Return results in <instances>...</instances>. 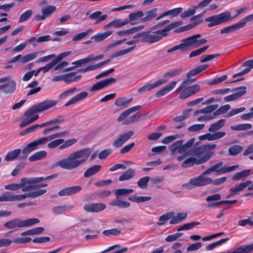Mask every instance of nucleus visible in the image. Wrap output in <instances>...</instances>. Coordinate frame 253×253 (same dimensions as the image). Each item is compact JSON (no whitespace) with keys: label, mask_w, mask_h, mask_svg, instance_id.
<instances>
[{"label":"nucleus","mask_w":253,"mask_h":253,"mask_svg":"<svg viewBox=\"0 0 253 253\" xmlns=\"http://www.w3.org/2000/svg\"><path fill=\"white\" fill-rule=\"evenodd\" d=\"M216 147L215 144H209L195 148L193 153L196 157H190L185 159L181 164L183 168L191 167L194 165H200L209 161L215 155V152L212 151Z\"/></svg>","instance_id":"1"},{"label":"nucleus","mask_w":253,"mask_h":253,"mask_svg":"<svg viewBox=\"0 0 253 253\" xmlns=\"http://www.w3.org/2000/svg\"><path fill=\"white\" fill-rule=\"evenodd\" d=\"M91 153L90 148H85L77 151L70 154L67 158L59 161L57 164L65 169H74L84 163Z\"/></svg>","instance_id":"2"},{"label":"nucleus","mask_w":253,"mask_h":253,"mask_svg":"<svg viewBox=\"0 0 253 253\" xmlns=\"http://www.w3.org/2000/svg\"><path fill=\"white\" fill-rule=\"evenodd\" d=\"M57 104L56 101L52 99L45 100L36 105H34L25 111L24 116L26 117L20 124V127H24L32 123L30 117L33 115L45 111L55 106Z\"/></svg>","instance_id":"3"},{"label":"nucleus","mask_w":253,"mask_h":253,"mask_svg":"<svg viewBox=\"0 0 253 253\" xmlns=\"http://www.w3.org/2000/svg\"><path fill=\"white\" fill-rule=\"evenodd\" d=\"M234 18L232 17L230 12L226 11L218 14L212 15L205 18L206 22H209L208 26L209 28L226 23Z\"/></svg>","instance_id":"4"},{"label":"nucleus","mask_w":253,"mask_h":253,"mask_svg":"<svg viewBox=\"0 0 253 253\" xmlns=\"http://www.w3.org/2000/svg\"><path fill=\"white\" fill-rule=\"evenodd\" d=\"M195 140L194 138H192L186 143L183 144V140H178L170 145L169 149L172 155L182 154L192 147L195 143Z\"/></svg>","instance_id":"5"},{"label":"nucleus","mask_w":253,"mask_h":253,"mask_svg":"<svg viewBox=\"0 0 253 253\" xmlns=\"http://www.w3.org/2000/svg\"><path fill=\"white\" fill-rule=\"evenodd\" d=\"M223 164V163L222 162H220L214 164L206 169L204 172V174H207V175H208L212 172H216L217 174L226 173L227 172L234 171L239 168L238 165H234L230 167H223L220 169Z\"/></svg>","instance_id":"6"},{"label":"nucleus","mask_w":253,"mask_h":253,"mask_svg":"<svg viewBox=\"0 0 253 253\" xmlns=\"http://www.w3.org/2000/svg\"><path fill=\"white\" fill-rule=\"evenodd\" d=\"M208 66V64H204L190 70L186 75L187 79L182 82L181 85L177 89V90L180 89L184 86L188 85L194 82L195 79H191V78L199 75L201 72L206 70Z\"/></svg>","instance_id":"7"},{"label":"nucleus","mask_w":253,"mask_h":253,"mask_svg":"<svg viewBox=\"0 0 253 253\" xmlns=\"http://www.w3.org/2000/svg\"><path fill=\"white\" fill-rule=\"evenodd\" d=\"M206 175H207V174H204L203 172L199 176L190 179L189 182L185 184L184 185L187 187H188L190 185L196 187H201L211 184L212 179L210 177H205Z\"/></svg>","instance_id":"8"},{"label":"nucleus","mask_w":253,"mask_h":253,"mask_svg":"<svg viewBox=\"0 0 253 253\" xmlns=\"http://www.w3.org/2000/svg\"><path fill=\"white\" fill-rule=\"evenodd\" d=\"M45 138H40L29 143L23 150L22 155L20 156L21 159H26L29 154L32 151L39 148V145L44 144Z\"/></svg>","instance_id":"9"},{"label":"nucleus","mask_w":253,"mask_h":253,"mask_svg":"<svg viewBox=\"0 0 253 253\" xmlns=\"http://www.w3.org/2000/svg\"><path fill=\"white\" fill-rule=\"evenodd\" d=\"M46 191L45 189H41L29 193H25L23 194H13L12 202L21 201L27 198H37L45 194Z\"/></svg>","instance_id":"10"},{"label":"nucleus","mask_w":253,"mask_h":253,"mask_svg":"<svg viewBox=\"0 0 253 253\" xmlns=\"http://www.w3.org/2000/svg\"><path fill=\"white\" fill-rule=\"evenodd\" d=\"M29 184H33L32 177L22 178L21 179L20 183H12L5 185L4 188L6 190L12 191L17 190L22 188V191H23V189L25 187H26L27 185H28Z\"/></svg>","instance_id":"11"},{"label":"nucleus","mask_w":253,"mask_h":253,"mask_svg":"<svg viewBox=\"0 0 253 253\" xmlns=\"http://www.w3.org/2000/svg\"><path fill=\"white\" fill-rule=\"evenodd\" d=\"M201 86L199 84H193L185 87L180 94L179 97L181 99H185L199 92Z\"/></svg>","instance_id":"12"},{"label":"nucleus","mask_w":253,"mask_h":253,"mask_svg":"<svg viewBox=\"0 0 253 253\" xmlns=\"http://www.w3.org/2000/svg\"><path fill=\"white\" fill-rule=\"evenodd\" d=\"M134 134V132L132 130H130L120 135L112 143V145L115 148L122 147L125 142L130 139Z\"/></svg>","instance_id":"13"},{"label":"nucleus","mask_w":253,"mask_h":253,"mask_svg":"<svg viewBox=\"0 0 253 253\" xmlns=\"http://www.w3.org/2000/svg\"><path fill=\"white\" fill-rule=\"evenodd\" d=\"M246 87L245 86H239L235 88L231 91H236L235 93L226 96L224 98V100L226 102L234 101L240 98L246 93Z\"/></svg>","instance_id":"14"},{"label":"nucleus","mask_w":253,"mask_h":253,"mask_svg":"<svg viewBox=\"0 0 253 253\" xmlns=\"http://www.w3.org/2000/svg\"><path fill=\"white\" fill-rule=\"evenodd\" d=\"M106 205L102 203H96L90 204H85L83 209L86 212H98L106 209Z\"/></svg>","instance_id":"15"},{"label":"nucleus","mask_w":253,"mask_h":253,"mask_svg":"<svg viewBox=\"0 0 253 253\" xmlns=\"http://www.w3.org/2000/svg\"><path fill=\"white\" fill-rule=\"evenodd\" d=\"M117 79L114 78H110L101 80L92 86L89 91H94L102 89L103 88L109 85L110 84L115 83Z\"/></svg>","instance_id":"16"},{"label":"nucleus","mask_w":253,"mask_h":253,"mask_svg":"<svg viewBox=\"0 0 253 253\" xmlns=\"http://www.w3.org/2000/svg\"><path fill=\"white\" fill-rule=\"evenodd\" d=\"M82 189V187L79 185L72 186L66 187L60 190L58 192L59 196H70L80 192Z\"/></svg>","instance_id":"17"},{"label":"nucleus","mask_w":253,"mask_h":253,"mask_svg":"<svg viewBox=\"0 0 253 253\" xmlns=\"http://www.w3.org/2000/svg\"><path fill=\"white\" fill-rule=\"evenodd\" d=\"M163 36L162 34L158 33V31L153 34L150 32H145L144 38L141 39V41L143 42L153 43L159 41Z\"/></svg>","instance_id":"18"},{"label":"nucleus","mask_w":253,"mask_h":253,"mask_svg":"<svg viewBox=\"0 0 253 253\" xmlns=\"http://www.w3.org/2000/svg\"><path fill=\"white\" fill-rule=\"evenodd\" d=\"M190 50H191L190 47L189 46L185 39L182 41V42L181 43L176 45L169 49L167 51V52L168 53H170L175 51H178L180 53H183Z\"/></svg>","instance_id":"19"},{"label":"nucleus","mask_w":253,"mask_h":253,"mask_svg":"<svg viewBox=\"0 0 253 253\" xmlns=\"http://www.w3.org/2000/svg\"><path fill=\"white\" fill-rule=\"evenodd\" d=\"M56 10L55 6L49 5L42 10V15H36L35 19L37 21H41L45 19L46 18L50 17L52 14Z\"/></svg>","instance_id":"20"},{"label":"nucleus","mask_w":253,"mask_h":253,"mask_svg":"<svg viewBox=\"0 0 253 253\" xmlns=\"http://www.w3.org/2000/svg\"><path fill=\"white\" fill-rule=\"evenodd\" d=\"M177 83V82L176 81L171 82L170 83L158 91L156 93V97L158 98L161 97L169 92L175 87Z\"/></svg>","instance_id":"21"},{"label":"nucleus","mask_w":253,"mask_h":253,"mask_svg":"<svg viewBox=\"0 0 253 253\" xmlns=\"http://www.w3.org/2000/svg\"><path fill=\"white\" fill-rule=\"evenodd\" d=\"M252 183V181L247 180L245 182L239 184L237 186L231 188L230 189V191H232L233 192L235 193L236 195H237L239 192L241 191L247 187H248V190H253V184L250 185Z\"/></svg>","instance_id":"22"},{"label":"nucleus","mask_w":253,"mask_h":253,"mask_svg":"<svg viewBox=\"0 0 253 253\" xmlns=\"http://www.w3.org/2000/svg\"><path fill=\"white\" fill-rule=\"evenodd\" d=\"M242 67H246L242 71L233 75V78H235L239 76H243L248 74L253 68V59L247 60L244 62L242 65Z\"/></svg>","instance_id":"23"},{"label":"nucleus","mask_w":253,"mask_h":253,"mask_svg":"<svg viewBox=\"0 0 253 253\" xmlns=\"http://www.w3.org/2000/svg\"><path fill=\"white\" fill-rule=\"evenodd\" d=\"M94 59L95 58L92 57L89 55L86 58L73 62L72 64L74 65V66L66 68L65 71H70L73 70L76 68L81 67L83 64L86 63L90 61L94 60Z\"/></svg>","instance_id":"24"},{"label":"nucleus","mask_w":253,"mask_h":253,"mask_svg":"<svg viewBox=\"0 0 253 253\" xmlns=\"http://www.w3.org/2000/svg\"><path fill=\"white\" fill-rule=\"evenodd\" d=\"M3 226L4 228L8 229L22 228V220L19 218H15L4 223Z\"/></svg>","instance_id":"25"},{"label":"nucleus","mask_w":253,"mask_h":253,"mask_svg":"<svg viewBox=\"0 0 253 253\" xmlns=\"http://www.w3.org/2000/svg\"><path fill=\"white\" fill-rule=\"evenodd\" d=\"M182 70V68H178L174 69L171 71L166 73L163 75V78L159 80V81L163 82V84L167 83L170 78H172L174 76L179 75Z\"/></svg>","instance_id":"26"},{"label":"nucleus","mask_w":253,"mask_h":253,"mask_svg":"<svg viewBox=\"0 0 253 253\" xmlns=\"http://www.w3.org/2000/svg\"><path fill=\"white\" fill-rule=\"evenodd\" d=\"M88 93L86 91L81 92L72 98L69 101L64 104L65 107H68L76 102L86 98Z\"/></svg>","instance_id":"27"},{"label":"nucleus","mask_w":253,"mask_h":253,"mask_svg":"<svg viewBox=\"0 0 253 253\" xmlns=\"http://www.w3.org/2000/svg\"><path fill=\"white\" fill-rule=\"evenodd\" d=\"M112 59H107L103 61L100 62L96 65H92L87 66L85 68L81 69L79 70V72H86L89 71L95 70L97 68L101 67L109 63H110Z\"/></svg>","instance_id":"28"},{"label":"nucleus","mask_w":253,"mask_h":253,"mask_svg":"<svg viewBox=\"0 0 253 253\" xmlns=\"http://www.w3.org/2000/svg\"><path fill=\"white\" fill-rule=\"evenodd\" d=\"M163 82L157 80L156 82H154L153 84H147L140 87L138 91L142 93L145 91H150L152 90L153 89L163 84Z\"/></svg>","instance_id":"29"},{"label":"nucleus","mask_w":253,"mask_h":253,"mask_svg":"<svg viewBox=\"0 0 253 253\" xmlns=\"http://www.w3.org/2000/svg\"><path fill=\"white\" fill-rule=\"evenodd\" d=\"M144 28V25H139L136 27H132L129 29H126L123 31H120L116 32L117 35L118 36H125L133 34L136 32L140 31Z\"/></svg>","instance_id":"30"},{"label":"nucleus","mask_w":253,"mask_h":253,"mask_svg":"<svg viewBox=\"0 0 253 253\" xmlns=\"http://www.w3.org/2000/svg\"><path fill=\"white\" fill-rule=\"evenodd\" d=\"M141 108L140 105L135 106H133L132 107H131L124 112H123L119 116L118 118V120L119 122H121L122 121L125 120L126 117L129 115L132 112H134L135 111H136L138 109H139Z\"/></svg>","instance_id":"31"},{"label":"nucleus","mask_w":253,"mask_h":253,"mask_svg":"<svg viewBox=\"0 0 253 253\" xmlns=\"http://www.w3.org/2000/svg\"><path fill=\"white\" fill-rule=\"evenodd\" d=\"M158 8H154L149 11L145 12V16L141 18V21L142 22H146L150 21L155 18L157 15Z\"/></svg>","instance_id":"32"},{"label":"nucleus","mask_w":253,"mask_h":253,"mask_svg":"<svg viewBox=\"0 0 253 253\" xmlns=\"http://www.w3.org/2000/svg\"><path fill=\"white\" fill-rule=\"evenodd\" d=\"M183 24L182 21H176L167 26L164 29L158 30V33L162 34L163 36H167L168 33L172 29L177 27Z\"/></svg>","instance_id":"33"},{"label":"nucleus","mask_w":253,"mask_h":253,"mask_svg":"<svg viewBox=\"0 0 253 253\" xmlns=\"http://www.w3.org/2000/svg\"><path fill=\"white\" fill-rule=\"evenodd\" d=\"M3 92L4 93L8 94L13 93L16 89V83L14 81H10L6 84H3Z\"/></svg>","instance_id":"34"},{"label":"nucleus","mask_w":253,"mask_h":253,"mask_svg":"<svg viewBox=\"0 0 253 253\" xmlns=\"http://www.w3.org/2000/svg\"><path fill=\"white\" fill-rule=\"evenodd\" d=\"M187 217V213L186 212H179L175 216L172 217L169 221L170 224H176L184 221Z\"/></svg>","instance_id":"35"},{"label":"nucleus","mask_w":253,"mask_h":253,"mask_svg":"<svg viewBox=\"0 0 253 253\" xmlns=\"http://www.w3.org/2000/svg\"><path fill=\"white\" fill-rule=\"evenodd\" d=\"M101 14L102 13L100 11H95L90 15L89 18L95 20L94 24H97L100 22L105 20L107 17V15L104 14L101 15Z\"/></svg>","instance_id":"36"},{"label":"nucleus","mask_w":253,"mask_h":253,"mask_svg":"<svg viewBox=\"0 0 253 253\" xmlns=\"http://www.w3.org/2000/svg\"><path fill=\"white\" fill-rule=\"evenodd\" d=\"M101 169V166L96 165L93 166L87 169L84 172V177H89L98 172Z\"/></svg>","instance_id":"37"},{"label":"nucleus","mask_w":253,"mask_h":253,"mask_svg":"<svg viewBox=\"0 0 253 253\" xmlns=\"http://www.w3.org/2000/svg\"><path fill=\"white\" fill-rule=\"evenodd\" d=\"M135 174V170L131 168H129L126 171L124 172L119 177V180L123 181L128 180L132 178Z\"/></svg>","instance_id":"38"},{"label":"nucleus","mask_w":253,"mask_h":253,"mask_svg":"<svg viewBox=\"0 0 253 253\" xmlns=\"http://www.w3.org/2000/svg\"><path fill=\"white\" fill-rule=\"evenodd\" d=\"M225 121V119H220L212 124L209 128V131L211 132L217 131L223 126Z\"/></svg>","instance_id":"39"},{"label":"nucleus","mask_w":253,"mask_h":253,"mask_svg":"<svg viewBox=\"0 0 253 253\" xmlns=\"http://www.w3.org/2000/svg\"><path fill=\"white\" fill-rule=\"evenodd\" d=\"M74 206L72 205L59 206L53 207L52 211L53 214L55 215H58L64 213L66 211L72 210Z\"/></svg>","instance_id":"40"},{"label":"nucleus","mask_w":253,"mask_h":253,"mask_svg":"<svg viewBox=\"0 0 253 253\" xmlns=\"http://www.w3.org/2000/svg\"><path fill=\"white\" fill-rule=\"evenodd\" d=\"M113 33V31H106L104 33H98L96 35L92 36L91 37V39H93L96 42H101L109 36H110Z\"/></svg>","instance_id":"41"},{"label":"nucleus","mask_w":253,"mask_h":253,"mask_svg":"<svg viewBox=\"0 0 253 253\" xmlns=\"http://www.w3.org/2000/svg\"><path fill=\"white\" fill-rule=\"evenodd\" d=\"M133 98L126 99L125 97H120L117 99L115 101V105L121 108L126 107L130 102H132Z\"/></svg>","instance_id":"42"},{"label":"nucleus","mask_w":253,"mask_h":253,"mask_svg":"<svg viewBox=\"0 0 253 253\" xmlns=\"http://www.w3.org/2000/svg\"><path fill=\"white\" fill-rule=\"evenodd\" d=\"M47 153L44 150L37 152L32 155L29 158V160L31 162L40 160L46 157Z\"/></svg>","instance_id":"43"},{"label":"nucleus","mask_w":253,"mask_h":253,"mask_svg":"<svg viewBox=\"0 0 253 253\" xmlns=\"http://www.w3.org/2000/svg\"><path fill=\"white\" fill-rule=\"evenodd\" d=\"M135 46H136V45H135L132 46L127 49L117 51L114 52V53H113L111 55V57L112 59H114L115 58H117L118 57L123 56L129 53L132 50H133L135 48Z\"/></svg>","instance_id":"44"},{"label":"nucleus","mask_w":253,"mask_h":253,"mask_svg":"<svg viewBox=\"0 0 253 253\" xmlns=\"http://www.w3.org/2000/svg\"><path fill=\"white\" fill-rule=\"evenodd\" d=\"M251 172V169H244L236 173L232 177L234 181L239 180L242 178L247 177Z\"/></svg>","instance_id":"45"},{"label":"nucleus","mask_w":253,"mask_h":253,"mask_svg":"<svg viewBox=\"0 0 253 253\" xmlns=\"http://www.w3.org/2000/svg\"><path fill=\"white\" fill-rule=\"evenodd\" d=\"M242 28L239 23L226 27L220 31L221 34H229Z\"/></svg>","instance_id":"46"},{"label":"nucleus","mask_w":253,"mask_h":253,"mask_svg":"<svg viewBox=\"0 0 253 253\" xmlns=\"http://www.w3.org/2000/svg\"><path fill=\"white\" fill-rule=\"evenodd\" d=\"M243 150V147L239 145H234L228 149V155L229 156H236Z\"/></svg>","instance_id":"47"},{"label":"nucleus","mask_w":253,"mask_h":253,"mask_svg":"<svg viewBox=\"0 0 253 253\" xmlns=\"http://www.w3.org/2000/svg\"><path fill=\"white\" fill-rule=\"evenodd\" d=\"M174 215V212H170L165 213L161 215L159 218V222H157V224L158 226H162L166 224V221L171 219L172 217Z\"/></svg>","instance_id":"48"},{"label":"nucleus","mask_w":253,"mask_h":253,"mask_svg":"<svg viewBox=\"0 0 253 253\" xmlns=\"http://www.w3.org/2000/svg\"><path fill=\"white\" fill-rule=\"evenodd\" d=\"M218 107V104H213L211 106H209L207 107H206L205 108H203L200 110H198L196 111L195 114H198L199 113H202V114H207L213 112L214 110H215Z\"/></svg>","instance_id":"49"},{"label":"nucleus","mask_w":253,"mask_h":253,"mask_svg":"<svg viewBox=\"0 0 253 253\" xmlns=\"http://www.w3.org/2000/svg\"><path fill=\"white\" fill-rule=\"evenodd\" d=\"M44 127L43 123H42L41 124H36L35 125H33L32 126H31L23 131H21L20 133V135L21 136H24L25 135L28 133H30L31 132H32L37 129L38 128H42Z\"/></svg>","instance_id":"50"},{"label":"nucleus","mask_w":253,"mask_h":253,"mask_svg":"<svg viewBox=\"0 0 253 253\" xmlns=\"http://www.w3.org/2000/svg\"><path fill=\"white\" fill-rule=\"evenodd\" d=\"M128 200L135 203H142L150 200L152 198L150 196H138L133 195L128 197Z\"/></svg>","instance_id":"51"},{"label":"nucleus","mask_w":253,"mask_h":253,"mask_svg":"<svg viewBox=\"0 0 253 253\" xmlns=\"http://www.w3.org/2000/svg\"><path fill=\"white\" fill-rule=\"evenodd\" d=\"M21 152L20 149H16L8 152L5 157V161H9L15 159L19 155Z\"/></svg>","instance_id":"52"},{"label":"nucleus","mask_w":253,"mask_h":253,"mask_svg":"<svg viewBox=\"0 0 253 253\" xmlns=\"http://www.w3.org/2000/svg\"><path fill=\"white\" fill-rule=\"evenodd\" d=\"M47 186V184L42 183H34V184H29L27 185L26 187H25L23 189V192H27L31 190H36L42 187H45Z\"/></svg>","instance_id":"53"},{"label":"nucleus","mask_w":253,"mask_h":253,"mask_svg":"<svg viewBox=\"0 0 253 253\" xmlns=\"http://www.w3.org/2000/svg\"><path fill=\"white\" fill-rule=\"evenodd\" d=\"M201 22H202V20L200 21H198V22L196 21V22H194L190 23L187 25L180 27L179 28H178L177 29H176V32L177 33H181V32H183L189 30L198 26V25H199Z\"/></svg>","instance_id":"54"},{"label":"nucleus","mask_w":253,"mask_h":253,"mask_svg":"<svg viewBox=\"0 0 253 253\" xmlns=\"http://www.w3.org/2000/svg\"><path fill=\"white\" fill-rule=\"evenodd\" d=\"M229 239V238H223V239H221L218 241H217L216 242L211 243L206 246V250H207V251L212 250L215 247L222 245L224 243L227 241Z\"/></svg>","instance_id":"55"},{"label":"nucleus","mask_w":253,"mask_h":253,"mask_svg":"<svg viewBox=\"0 0 253 253\" xmlns=\"http://www.w3.org/2000/svg\"><path fill=\"white\" fill-rule=\"evenodd\" d=\"M57 174H53L52 175H50L49 176H47L46 177H32V180L33 184L34 183H39L40 182H42L43 180H50L53 178H55L57 176Z\"/></svg>","instance_id":"56"},{"label":"nucleus","mask_w":253,"mask_h":253,"mask_svg":"<svg viewBox=\"0 0 253 253\" xmlns=\"http://www.w3.org/2000/svg\"><path fill=\"white\" fill-rule=\"evenodd\" d=\"M252 125L251 124H239L236 126H231L232 130L236 131L244 130L251 128Z\"/></svg>","instance_id":"57"},{"label":"nucleus","mask_w":253,"mask_h":253,"mask_svg":"<svg viewBox=\"0 0 253 253\" xmlns=\"http://www.w3.org/2000/svg\"><path fill=\"white\" fill-rule=\"evenodd\" d=\"M230 108V105L229 104L221 106L217 110L214 112L213 116L215 117L217 116L224 114L228 111Z\"/></svg>","instance_id":"58"},{"label":"nucleus","mask_w":253,"mask_h":253,"mask_svg":"<svg viewBox=\"0 0 253 253\" xmlns=\"http://www.w3.org/2000/svg\"><path fill=\"white\" fill-rule=\"evenodd\" d=\"M150 178L149 176H147L141 178L137 182L138 186L141 189H146L148 185V183L149 181Z\"/></svg>","instance_id":"59"},{"label":"nucleus","mask_w":253,"mask_h":253,"mask_svg":"<svg viewBox=\"0 0 253 253\" xmlns=\"http://www.w3.org/2000/svg\"><path fill=\"white\" fill-rule=\"evenodd\" d=\"M40 222V220L37 218H29L22 221L23 227L31 226Z\"/></svg>","instance_id":"60"},{"label":"nucleus","mask_w":253,"mask_h":253,"mask_svg":"<svg viewBox=\"0 0 253 253\" xmlns=\"http://www.w3.org/2000/svg\"><path fill=\"white\" fill-rule=\"evenodd\" d=\"M121 230L118 228H113L109 230H104L102 234L106 236H118L121 234Z\"/></svg>","instance_id":"61"},{"label":"nucleus","mask_w":253,"mask_h":253,"mask_svg":"<svg viewBox=\"0 0 253 253\" xmlns=\"http://www.w3.org/2000/svg\"><path fill=\"white\" fill-rule=\"evenodd\" d=\"M37 52H32L30 54H26L22 58L20 62L22 64H25L34 59L37 57Z\"/></svg>","instance_id":"62"},{"label":"nucleus","mask_w":253,"mask_h":253,"mask_svg":"<svg viewBox=\"0 0 253 253\" xmlns=\"http://www.w3.org/2000/svg\"><path fill=\"white\" fill-rule=\"evenodd\" d=\"M143 16H144V13L142 11H137L136 12H133L129 14V20H131L132 22L140 18H143Z\"/></svg>","instance_id":"63"},{"label":"nucleus","mask_w":253,"mask_h":253,"mask_svg":"<svg viewBox=\"0 0 253 253\" xmlns=\"http://www.w3.org/2000/svg\"><path fill=\"white\" fill-rule=\"evenodd\" d=\"M33 11L32 10H27L23 13L19 18V23L23 22L27 20L32 16Z\"/></svg>","instance_id":"64"}]
</instances>
